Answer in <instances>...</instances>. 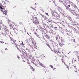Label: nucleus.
<instances>
[{
	"mask_svg": "<svg viewBox=\"0 0 79 79\" xmlns=\"http://www.w3.org/2000/svg\"><path fill=\"white\" fill-rule=\"evenodd\" d=\"M60 2H62L64 5L66 7V9L67 10H69V7H70V5H68V2H69V0H60Z\"/></svg>",
	"mask_w": 79,
	"mask_h": 79,
	"instance_id": "obj_1",
	"label": "nucleus"
},
{
	"mask_svg": "<svg viewBox=\"0 0 79 79\" xmlns=\"http://www.w3.org/2000/svg\"><path fill=\"white\" fill-rule=\"evenodd\" d=\"M56 40L59 42V44L60 47H61L62 45H63V38H62L60 37L59 35H58L56 36Z\"/></svg>",
	"mask_w": 79,
	"mask_h": 79,
	"instance_id": "obj_2",
	"label": "nucleus"
},
{
	"mask_svg": "<svg viewBox=\"0 0 79 79\" xmlns=\"http://www.w3.org/2000/svg\"><path fill=\"white\" fill-rule=\"evenodd\" d=\"M31 20L33 21V23L34 24H38L39 23V20L37 19V17H35V18L34 17H32V19H31Z\"/></svg>",
	"mask_w": 79,
	"mask_h": 79,
	"instance_id": "obj_3",
	"label": "nucleus"
},
{
	"mask_svg": "<svg viewBox=\"0 0 79 79\" xmlns=\"http://www.w3.org/2000/svg\"><path fill=\"white\" fill-rule=\"evenodd\" d=\"M13 29L15 31V34H17L18 32V30H17V28H18V25L15 23H13Z\"/></svg>",
	"mask_w": 79,
	"mask_h": 79,
	"instance_id": "obj_4",
	"label": "nucleus"
},
{
	"mask_svg": "<svg viewBox=\"0 0 79 79\" xmlns=\"http://www.w3.org/2000/svg\"><path fill=\"white\" fill-rule=\"evenodd\" d=\"M10 43L11 44H16V41L15 39H13L12 38L10 37Z\"/></svg>",
	"mask_w": 79,
	"mask_h": 79,
	"instance_id": "obj_5",
	"label": "nucleus"
},
{
	"mask_svg": "<svg viewBox=\"0 0 79 79\" xmlns=\"http://www.w3.org/2000/svg\"><path fill=\"white\" fill-rule=\"evenodd\" d=\"M30 40L31 41V42H30V43L31 44V45L29 43V45H30V46L32 48H35V44H33V41H32V39H30Z\"/></svg>",
	"mask_w": 79,
	"mask_h": 79,
	"instance_id": "obj_6",
	"label": "nucleus"
},
{
	"mask_svg": "<svg viewBox=\"0 0 79 79\" xmlns=\"http://www.w3.org/2000/svg\"><path fill=\"white\" fill-rule=\"evenodd\" d=\"M9 26H10V29H13V23L12 22H10L9 23Z\"/></svg>",
	"mask_w": 79,
	"mask_h": 79,
	"instance_id": "obj_7",
	"label": "nucleus"
},
{
	"mask_svg": "<svg viewBox=\"0 0 79 79\" xmlns=\"http://www.w3.org/2000/svg\"><path fill=\"white\" fill-rule=\"evenodd\" d=\"M1 11L3 12V14H4L5 15H6V14H7V10H5V9H3V10H1Z\"/></svg>",
	"mask_w": 79,
	"mask_h": 79,
	"instance_id": "obj_8",
	"label": "nucleus"
},
{
	"mask_svg": "<svg viewBox=\"0 0 79 79\" xmlns=\"http://www.w3.org/2000/svg\"><path fill=\"white\" fill-rule=\"evenodd\" d=\"M3 27H4V25L1 22H0V28H2Z\"/></svg>",
	"mask_w": 79,
	"mask_h": 79,
	"instance_id": "obj_9",
	"label": "nucleus"
},
{
	"mask_svg": "<svg viewBox=\"0 0 79 79\" xmlns=\"http://www.w3.org/2000/svg\"><path fill=\"white\" fill-rule=\"evenodd\" d=\"M50 30L51 31V32L53 34H56V31H55L52 30L51 29H50Z\"/></svg>",
	"mask_w": 79,
	"mask_h": 79,
	"instance_id": "obj_10",
	"label": "nucleus"
},
{
	"mask_svg": "<svg viewBox=\"0 0 79 79\" xmlns=\"http://www.w3.org/2000/svg\"><path fill=\"white\" fill-rule=\"evenodd\" d=\"M29 65L30 66V69H31L32 71H35V69L33 68V67L31 66L30 64H29Z\"/></svg>",
	"mask_w": 79,
	"mask_h": 79,
	"instance_id": "obj_11",
	"label": "nucleus"
},
{
	"mask_svg": "<svg viewBox=\"0 0 79 79\" xmlns=\"http://www.w3.org/2000/svg\"><path fill=\"white\" fill-rule=\"evenodd\" d=\"M4 35H5L6 37H8V34L5 31H4Z\"/></svg>",
	"mask_w": 79,
	"mask_h": 79,
	"instance_id": "obj_12",
	"label": "nucleus"
},
{
	"mask_svg": "<svg viewBox=\"0 0 79 79\" xmlns=\"http://www.w3.org/2000/svg\"><path fill=\"white\" fill-rule=\"evenodd\" d=\"M46 45L48 46V47H49V48L50 49V48H50V45H49V44H48V43H46Z\"/></svg>",
	"mask_w": 79,
	"mask_h": 79,
	"instance_id": "obj_13",
	"label": "nucleus"
},
{
	"mask_svg": "<svg viewBox=\"0 0 79 79\" xmlns=\"http://www.w3.org/2000/svg\"><path fill=\"white\" fill-rule=\"evenodd\" d=\"M77 69H75V72H76V73H77V72H78V73H79V71H77Z\"/></svg>",
	"mask_w": 79,
	"mask_h": 79,
	"instance_id": "obj_14",
	"label": "nucleus"
},
{
	"mask_svg": "<svg viewBox=\"0 0 79 79\" xmlns=\"http://www.w3.org/2000/svg\"><path fill=\"white\" fill-rule=\"evenodd\" d=\"M0 9H1V10H3V9H4L3 8V7L2 6H0Z\"/></svg>",
	"mask_w": 79,
	"mask_h": 79,
	"instance_id": "obj_15",
	"label": "nucleus"
},
{
	"mask_svg": "<svg viewBox=\"0 0 79 79\" xmlns=\"http://www.w3.org/2000/svg\"><path fill=\"white\" fill-rule=\"evenodd\" d=\"M68 19H69V20H71V17L70 16L68 17Z\"/></svg>",
	"mask_w": 79,
	"mask_h": 79,
	"instance_id": "obj_16",
	"label": "nucleus"
},
{
	"mask_svg": "<svg viewBox=\"0 0 79 79\" xmlns=\"http://www.w3.org/2000/svg\"><path fill=\"white\" fill-rule=\"evenodd\" d=\"M42 17H43V18H44L46 16H45V15H42Z\"/></svg>",
	"mask_w": 79,
	"mask_h": 79,
	"instance_id": "obj_17",
	"label": "nucleus"
},
{
	"mask_svg": "<svg viewBox=\"0 0 79 79\" xmlns=\"http://www.w3.org/2000/svg\"><path fill=\"white\" fill-rule=\"evenodd\" d=\"M40 66H44V64L42 63H40Z\"/></svg>",
	"mask_w": 79,
	"mask_h": 79,
	"instance_id": "obj_18",
	"label": "nucleus"
},
{
	"mask_svg": "<svg viewBox=\"0 0 79 79\" xmlns=\"http://www.w3.org/2000/svg\"><path fill=\"white\" fill-rule=\"evenodd\" d=\"M57 29V27H54V29H55V30H56V29Z\"/></svg>",
	"mask_w": 79,
	"mask_h": 79,
	"instance_id": "obj_19",
	"label": "nucleus"
},
{
	"mask_svg": "<svg viewBox=\"0 0 79 79\" xmlns=\"http://www.w3.org/2000/svg\"><path fill=\"white\" fill-rule=\"evenodd\" d=\"M14 45H15V47H17V48L18 49V48L17 47V45H16V44H14Z\"/></svg>",
	"mask_w": 79,
	"mask_h": 79,
	"instance_id": "obj_20",
	"label": "nucleus"
},
{
	"mask_svg": "<svg viewBox=\"0 0 79 79\" xmlns=\"http://www.w3.org/2000/svg\"><path fill=\"white\" fill-rule=\"evenodd\" d=\"M44 19H45V20H47V18L46 17V16L44 18Z\"/></svg>",
	"mask_w": 79,
	"mask_h": 79,
	"instance_id": "obj_21",
	"label": "nucleus"
},
{
	"mask_svg": "<svg viewBox=\"0 0 79 79\" xmlns=\"http://www.w3.org/2000/svg\"><path fill=\"white\" fill-rule=\"evenodd\" d=\"M44 19H45V20H47V18L46 17V16L44 18Z\"/></svg>",
	"mask_w": 79,
	"mask_h": 79,
	"instance_id": "obj_22",
	"label": "nucleus"
},
{
	"mask_svg": "<svg viewBox=\"0 0 79 79\" xmlns=\"http://www.w3.org/2000/svg\"><path fill=\"white\" fill-rule=\"evenodd\" d=\"M44 19H45V20H47V18L46 17V16L44 18Z\"/></svg>",
	"mask_w": 79,
	"mask_h": 79,
	"instance_id": "obj_23",
	"label": "nucleus"
},
{
	"mask_svg": "<svg viewBox=\"0 0 79 79\" xmlns=\"http://www.w3.org/2000/svg\"><path fill=\"white\" fill-rule=\"evenodd\" d=\"M56 17L57 19L60 18V16L58 15V16H57V15L56 16Z\"/></svg>",
	"mask_w": 79,
	"mask_h": 79,
	"instance_id": "obj_24",
	"label": "nucleus"
},
{
	"mask_svg": "<svg viewBox=\"0 0 79 79\" xmlns=\"http://www.w3.org/2000/svg\"><path fill=\"white\" fill-rule=\"evenodd\" d=\"M56 52H57V53H60V51H59V50H58V51L57 50V51H56Z\"/></svg>",
	"mask_w": 79,
	"mask_h": 79,
	"instance_id": "obj_25",
	"label": "nucleus"
},
{
	"mask_svg": "<svg viewBox=\"0 0 79 79\" xmlns=\"http://www.w3.org/2000/svg\"><path fill=\"white\" fill-rule=\"evenodd\" d=\"M45 14L46 15H47V16H48V13H46Z\"/></svg>",
	"mask_w": 79,
	"mask_h": 79,
	"instance_id": "obj_26",
	"label": "nucleus"
},
{
	"mask_svg": "<svg viewBox=\"0 0 79 79\" xmlns=\"http://www.w3.org/2000/svg\"><path fill=\"white\" fill-rule=\"evenodd\" d=\"M0 42L2 43V44H4V43H5L4 42H3L2 41H0Z\"/></svg>",
	"mask_w": 79,
	"mask_h": 79,
	"instance_id": "obj_27",
	"label": "nucleus"
},
{
	"mask_svg": "<svg viewBox=\"0 0 79 79\" xmlns=\"http://www.w3.org/2000/svg\"><path fill=\"white\" fill-rule=\"evenodd\" d=\"M51 68H53V67L52 65H50Z\"/></svg>",
	"mask_w": 79,
	"mask_h": 79,
	"instance_id": "obj_28",
	"label": "nucleus"
},
{
	"mask_svg": "<svg viewBox=\"0 0 79 79\" xmlns=\"http://www.w3.org/2000/svg\"><path fill=\"white\" fill-rule=\"evenodd\" d=\"M5 50H8V49H7V48H6Z\"/></svg>",
	"mask_w": 79,
	"mask_h": 79,
	"instance_id": "obj_29",
	"label": "nucleus"
},
{
	"mask_svg": "<svg viewBox=\"0 0 79 79\" xmlns=\"http://www.w3.org/2000/svg\"><path fill=\"white\" fill-rule=\"evenodd\" d=\"M17 57L19 59V58H19V56H17Z\"/></svg>",
	"mask_w": 79,
	"mask_h": 79,
	"instance_id": "obj_30",
	"label": "nucleus"
},
{
	"mask_svg": "<svg viewBox=\"0 0 79 79\" xmlns=\"http://www.w3.org/2000/svg\"><path fill=\"white\" fill-rule=\"evenodd\" d=\"M63 63L64 64H66V63L64 62H63Z\"/></svg>",
	"mask_w": 79,
	"mask_h": 79,
	"instance_id": "obj_31",
	"label": "nucleus"
},
{
	"mask_svg": "<svg viewBox=\"0 0 79 79\" xmlns=\"http://www.w3.org/2000/svg\"><path fill=\"white\" fill-rule=\"evenodd\" d=\"M77 55H79V54H78V52L77 53Z\"/></svg>",
	"mask_w": 79,
	"mask_h": 79,
	"instance_id": "obj_32",
	"label": "nucleus"
},
{
	"mask_svg": "<svg viewBox=\"0 0 79 79\" xmlns=\"http://www.w3.org/2000/svg\"><path fill=\"white\" fill-rule=\"evenodd\" d=\"M23 45H24V43H23V42L22 43Z\"/></svg>",
	"mask_w": 79,
	"mask_h": 79,
	"instance_id": "obj_33",
	"label": "nucleus"
},
{
	"mask_svg": "<svg viewBox=\"0 0 79 79\" xmlns=\"http://www.w3.org/2000/svg\"><path fill=\"white\" fill-rule=\"evenodd\" d=\"M23 61H24V62H26V61H25L24 60H23Z\"/></svg>",
	"mask_w": 79,
	"mask_h": 79,
	"instance_id": "obj_34",
	"label": "nucleus"
},
{
	"mask_svg": "<svg viewBox=\"0 0 79 79\" xmlns=\"http://www.w3.org/2000/svg\"><path fill=\"white\" fill-rule=\"evenodd\" d=\"M62 53H63V52H62Z\"/></svg>",
	"mask_w": 79,
	"mask_h": 79,
	"instance_id": "obj_35",
	"label": "nucleus"
},
{
	"mask_svg": "<svg viewBox=\"0 0 79 79\" xmlns=\"http://www.w3.org/2000/svg\"><path fill=\"white\" fill-rule=\"evenodd\" d=\"M74 61H76V60H74Z\"/></svg>",
	"mask_w": 79,
	"mask_h": 79,
	"instance_id": "obj_36",
	"label": "nucleus"
},
{
	"mask_svg": "<svg viewBox=\"0 0 79 79\" xmlns=\"http://www.w3.org/2000/svg\"><path fill=\"white\" fill-rule=\"evenodd\" d=\"M76 9V8H75Z\"/></svg>",
	"mask_w": 79,
	"mask_h": 79,
	"instance_id": "obj_37",
	"label": "nucleus"
},
{
	"mask_svg": "<svg viewBox=\"0 0 79 79\" xmlns=\"http://www.w3.org/2000/svg\"><path fill=\"white\" fill-rule=\"evenodd\" d=\"M45 73H46V72H45Z\"/></svg>",
	"mask_w": 79,
	"mask_h": 79,
	"instance_id": "obj_38",
	"label": "nucleus"
}]
</instances>
